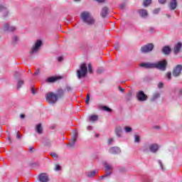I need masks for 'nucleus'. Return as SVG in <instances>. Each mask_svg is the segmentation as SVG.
<instances>
[{"mask_svg": "<svg viewBox=\"0 0 182 182\" xmlns=\"http://www.w3.org/2000/svg\"><path fill=\"white\" fill-rule=\"evenodd\" d=\"M81 19L82 22L87 25H93L95 23V18L92 17L89 11H83L81 13Z\"/></svg>", "mask_w": 182, "mask_h": 182, "instance_id": "obj_1", "label": "nucleus"}, {"mask_svg": "<svg viewBox=\"0 0 182 182\" xmlns=\"http://www.w3.org/2000/svg\"><path fill=\"white\" fill-rule=\"evenodd\" d=\"M102 164L105 167V171L107 172L104 176H100V180H103V178H105V177H109V176H112V171H113L112 165L109 164V163H107V161H104Z\"/></svg>", "mask_w": 182, "mask_h": 182, "instance_id": "obj_2", "label": "nucleus"}, {"mask_svg": "<svg viewBox=\"0 0 182 182\" xmlns=\"http://www.w3.org/2000/svg\"><path fill=\"white\" fill-rule=\"evenodd\" d=\"M87 75V67L85 63H82L80 65V70L77 71V76L78 79H82V77H85Z\"/></svg>", "mask_w": 182, "mask_h": 182, "instance_id": "obj_3", "label": "nucleus"}, {"mask_svg": "<svg viewBox=\"0 0 182 182\" xmlns=\"http://www.w3.org/2000/svg\"><path fill=\"white\" fill-rule=\"evenodd\" d=\"M46 99L48 102V103L54 105V103L58 102V95L53 92H50L47 93Z\"/></svg>", "mask_w": 182, "mask_h": 182, "instance_id": "obj_4", "label": "nucleus"}, {"mask_svg": "<svg viewBox=\"0 0 182 182\" xmlns=\"http://www.w3.org/2000/svg\"><path fill=\"white\" fill-rule=\"evenodd\" d=\"M166 67L167 61L166 60L154 63V69H159V70H166Z\"/></svg>", "mask_w": 182, "mask_h": 182, "instance_id": "obj_5", "label": "nucleus"}, {"mask_svg": "<svg viewBox=\"0 0 182 182\" xmlns=\"http://www.w3.org/2000/svg\"><path fill=\"white\" fill-rule=\"evenodd\" d=\"M154 48V45L153 43H148L141 48V52L142 53H148L149 52H151Z\"/></svg>", "mask_w": 182, "mask_h": 182, "instance_id": "obj_6", "label": "nucleus"}, {"mask_svg": "<svg viewBox=\"0 0 182 182\" xmlns=\"http://www.w3.org/2000/svg\"><path fill=\"white\" fill-rule=\"evenodd\" d=\"M181 70H182V65H177L173 70L172 75L175 77H177V76H180L181 74Z\"/></svg>", "mask_w": 182, "mask_h": 182, "instance_id": "obj_7", "label": "nucleus"}, {"mask_svg": "<svg viewBox=\"0 0 182 182\" xmlns=\"http://www.w3.org/2000/svg\"><path fill=\"white\" fill-rule=\"evenodd\" d=\"M42 46V41L38 40L36 42L35 46L31 49V53H36L39 50V48Z\"/></svg>", "mask_w": 182, "mask_h": 182, "instance_id": "obj_8", "label": "nucleus"}, {"mask_svg": "<svg viewBox=\"0 0 182 182\" xmlns=\"http://www.w3.org/2000/svg\"><path fill=\"white\" fill-rule=\"evenodd\" d=\"M136 97L139 102H144V100H147V95H146L143 91H139L136 95Z\"/></svg>", "mask_w": 182, "mask_h": 182, "instance_id": "obj_9", "label": "nucleus"}, {"mask_svg": "<svg viewBox=\"0 0 182 182\" xmlns=\"http://www.w3.org/2000/svg\"><path fill=\"white\" fill-rule=\"evenodd\" d=\"M38 180L40 182H48L49 181V176L46 173H43L38 176Z\"/></svg>", "mask_w": 182, "mask_h": 182, "instance_id": "obj_10", "label": "nucleus"}, {"mask_svg": "<svg viewBox=\"0 0 182 182\" xmlns=\"http://www.w3.org/2000/svg\"><path fill=\"white\" fill-rule=\"evenodd\" d=\"M76 140H77V132L74 133V136L70 141V143L68 144V147H73L75 146V143H76Z\"/></svg>", "mask_w": 182, "mask_h": 182, "instance_id": "obj_11", "label": "nucleus"}, {"mask_svg": "<svg viewBox=\"0 0 182 182\" xmlns=\"http://www.w3.org/2000/svg\"><path fill=\"white\" fill-rule=\"evenodd\" d=\"M4 28L6 32H14V31H16V27L9 26L8 23L4 24Z\"/></svg>", "mask_w": 182, "mask_h": 182, "instance_id": "obj_12", "label": "nucleus"}, {"mask_svg": "<svg viewBox=\"0 0 182 182\" xmlns=\"http://www.w3.org/2000/svg\"><path fill=\"white\" fill-rule=\"evenodd\" d=\"M141 68H145V69H154V63H142L140 64Z\"/></svg>", "mask_w": 182, "mask_h": 182, "instance_id": "obj_13", "label": "nucleus"}, {"mask_svg": "<svg viewBox=\"0 0 182 182\" xmlns=\"http://www.w3.org/2000/svg\"><path fill=\"white\" fill-rule=\"evenodd\" d=\"M0 12L3 14V16L5 18L6 16H8L9 11H8V9L5 7L4 5H0Z\"/></svg>", "mask_w": 182, "mask_h": 182, "instance_id": "obj_14", "label": "nucleus"}, {"mask_svg": "<svg viewBox=\"0 0 182 182\" xmlns=\"http://www.w3.org/2000/svg\"><path fill=\"white\" fill-rule=\"evenodd\" d=\"M111 154H119L120 153V148L117 146H113L109 149Z\"/></svg>", "mask_w": 182, "mask_h": 182, "instance_id": "obj_15", "label": "nucleus"}, {"mask_svg": "<svg viewBox=\"0 0 182 182\" xmlns=\"http://www.w3.org/2000/svg\"><path fill=\"white\" fill-rule=\"evenodd\" d=\"M169 8L171 11H174L177 8V1L176 0H171L169 3Z\"/></svg>", "mask_w": 182, "mask_h": 182, "instance_id": "obj_16", "label": "nucleus"}, {"mask_svg": "<svg viewBox=\"0 0 182 182\" xmlns=\"http://www.w3.org/2000/svg\"><path fill=\"white\" fill-rule=\"evenodd\" d=\"M149 150L151 153H156L159 150V145L156 144H152L149 146Z\"/></svg>", "mask_w": 182, "mask_h": 182, "instance_id": "obj_17", "label": "nucleus"}, {"mask_svg": "<svg viewBox=\"0 0 182 182\" xmlns=\"http://www.w3.org/2000/svg\"><path fill=\"white\" fill-rule=\"evenodd\" d=\"M171 52V48L168 46H166L162 48V53L164 55H170Z\"/></svg>", "mask_w": 182, "mask_h": 182, "instance_id": "obj_18", "label": "nucleus"}, {"mask_svg": "<svg viewBox=\"0 0 182 182\" xmlns=\"http://www.w3.org/2000/svg\"><path fill=\"white\" fill-rule=\"evenodd\" d=\"M182 43H178L177 44L175 45L173 52L175 55H177L178 52H180V50L181 49Z\"/></svg>", "mask_w": 182, "mask_h": 182, "instance_id": "obj_19", "label": "nucleus"}, {"mask_svg": "<svg viewBox=\"0 0 182 182\" xmlns=\"http://www.w3.org/2000/svg\"><path fill=\"white\" fill-rule=\"evenodd\" d=\"M107 15H109V9H107V7L102 8L101 11V16L102 18H106Z\"/></svg>", "mask_w": 182, "mask_h": 182, "instance_id": "obj_20", "label": "nucleus"}, {"mask_svg": "<svg viewBox=\"0 0 182 182\" xmlns=\"http://www.w3.org/2000/svg\"><path fill=\"white\" fill-rule=\"evenodd\" d=\"M139 14L141 18H147L149 14L147 13V10L146 9H139Z\"/></svg>", "mask_w": 182, "mask_h": 182, "instance_id": "obj_21", "label": "nucleus"}, {"mask_svg": "<svg viewBox=\"0 0 182 182\" xmlns=\"http://www.w3.org/2000/svg\"><path fill=\"white\" fill-rule=\"evenodd\" d=\"M122 127L120 126H117L115 128V133L116 135L117 136V137H122Z\"/></svg>", "mask_w": 182, "mask_h": 182, "instance_id": "obj_22", "label": "nucleus"}, {"mask_svg": "<svg viewBox=\"0 0 182 182\" xmlns=\"http://www.w3.org/2000/svg\"><path fill=\"white\" fill-rule=\"evenodd\" d=\"M36 130L38 134H42L43 132V129H42V124H37Z\"/></svg>", "mask_w": 182, "mask_h": 182, "instance_id": "obj_23", "label": "nucleus"}, {"mask_svg": "<svg viewBox=\"0 0 182 182\" xmlns=\"http://www.w3.org/2000/svg\"><path fill=\"white\" fill-rule=\"evenodd\" d=\"M96 173H98L97 171H91L86 173L87 177H95L96 176Z\"/></svg>", "mask_w": 182, "mask_h": 182, "instance_id": "obj_24", "label": "nucleus"}, {"mask_svg": "<svg viewBox=\"0 0 182 182\" xmlns=\"http://www.w3.org/2000/svg\"><path fill=\"white\" fill-rule=\"evenodd\" d=\"M43 144L44 146H46V147H50V146H52V141L50 139H45Z\"/></svg>", "mask_w": 182, "mask_h": 182, "instance_id": "obj_25", "label": "nucleus"}, {"mask_svg": "<svg viewBox=\"0 0 182 182\" xmlns=\"http://www.w3.org/2000/svg\"><path fill=\"white\" fill-rule=\"evenodd\" d=\"M58 80V77H50L48 78L47 82H49L50 83H53V82H56Z\"/></svg>", "mask_w": 182, "mask_h": 182, "instance_id": "obj_26", "label": "nucleus"}, {"mask_svg": "<svg viewBox=\"0 0 182 182\" xmlns=\"http://www.w3.org/2000/svg\"><path fill=\"white\" fill-rule=\"evenodd\" d=\"M23 80H20L18 81L17 82V89H21L22 87V86H23Z\"/></svg>", "mask_w": 182, "mask_h": 182, "instance_id": "obj_27", "label": "nucleus"}, {"mask_svg": "<svg viewBox=\"0 0 182 182\" xmlns=\"http://www.w3.org/2000/svg\"><path fill=\"white\" fill-rule=\"evenodd\" d=\"M160 97V93L159 92H155L152 97V101L154 102L156 99H159Z\"/></svg>", "mask_w": 182, "mask_h": 182, "instance_id": "obj_28", "label": "nucleus"}, {"mask_svg": "<svg viewBox=\"0 0 182 182\" xmlns=\"http://www.w3.org/2000/svg\"><path fill=\"white\" fill-rule=\"evenodd\" d=\"M151 4V0H144L143 5L145 7L149 6Z\"/></svg>", "mask_w": 182, "mask_h": 182, "instance_id": "obj_29", "label": "nucleus"}, {"mask_svg": "<svg viewBox=\"0 0 182 182\" xmlns=\"http://www.w3.org/2000/svg\"><path fill=\"white\" fill-rule=\"evenodd\" d=\"M98 117L97 115H91L90 117V122H96V120H97Z\"/></svg>", "mask_w": 182, "mask_h": 182, "instance_id": "obj_30", "label": "nucleus"}, {"mask_svg": "<svg viewBox=\"0 0 182 182\" xmlns=\"http://www.w3.org/2000/svg\"><path fill=\"white\" fill-rule=\"evenodd\" d=\"M101 109H102V110H104L105 112H108L109 113H110V112H112V109L109 108V107H107V106H102V107H101Z\"/></svg>", "mask_w": 182, "mask_h": 182, "instance_id": "obj_31", "label": "nucleus"}, {"mask_svg": "<svg viewBox=\"0 0 182 182\" xmlns=\"http://www.w3.org/2000/svg\"><path fill=\"white\" fill-rule=\"evenodd\" d=\"M65 91H66V90H62V89L58 90V96H63V95H65Z\"/></svg>", "mask_w": 182, "mask_h": 182, "instance_id": "obj_32", "label": "nucleus"}, {"mask_svg": "<svg viewBox=\"0 0 182 182\" xmlns=\"http://www.w3.org/2000/svg\"><path fill=\"white\" fill-rule=\"evenodd\" d=\"M54 170L55 171H60V170H62V167L60 166V165L56 164L55 167L54 168Z\"/></svg>", "mask_w": 182, "mask_h": 182, "instance_id": "obj_33", "label": "nucleus"}, {"mask_svg": "<svg viewBox=\"0 0 182 182\" xmlns=\"http://www.w3.org/2000/svg\"><path fill=\"white\" fill-rule=\"evenodd\" d=\"M124 129L126 132V133H130L132 130V127H125Z\"/></svg>", "mask_w": 182, "mask_h": 182, "instance_id": "obj_34", "label": "nucleus"}, {"mask_svg": "<svg viewBox=\"0 0 182 182\" xmlns=\"http://www.w3.org/2000/svg\"><path fill=\"white\" fill-rule=\"evenodd\" d=\"M50 156L54 160H58V154H56L55 153L51 152Z\"/></svg>", "mask_w": 182, "mask_h": 182, "instance_id": "obj_35", "label": "nucleus"}, {"mask_svg": "<svg viewBox=\"0 0 182 182\" xmlns=\"http://www.w3.org/2000/svg\"><path fill=\"white\" fill-rule=\"evenodd\" d=\"M135 143H139L140 142V137L139 135H135V139H134Z\"/></svg>", "mask_w": 182, "mask_h": 182, "instance_id": "obj_36", "label": "nucleus"}, {"mask_svg": "<svg viewBox=\"0 0 182 182\" xmlns=\"http://www.w3.org/2000/svg\"><path fill=\"white\" fill-rule=\"evenodd\" d=\"M88 72H89V73H93V70L92 69L91 64H88Z\"/></svg>", "mask_w": 182, "mask_h": 182, "instance_id": "obj_37", "label": "nucleus"}, {"mask_svg": "<svg viewBox=\"0 0 182 182\" xmlns=\"http://www.w3.org/2000/svg\"><path fill=\"white\" fill-rule=\"evenodd\" d=\"M159 12H160V8L156 9L153 11V14L154 15H157V14H159Z\"/></svg>", "mask_w": 182, "mask_h": 182, "instance_id": "obj_38", "label": "nucleus"}, {"mask_svg": "<svg viewBox=\"0 0 182 182\" xmlns=\"http://www.w3.org/2000/svg\"><path fill=\"white\" fill-rule=\"evenodd\" d=\"M158 163H159V166H160L161 170H162L163 171H164V168L163 167V164L161 163V160H159V161H158Z\"/></svg>", "mask_w": 182, "mask_h": 182, "instance_id": "obj_39", "label": "nucleus"}, {"mask_svg": "<svg viewBox=\"0 0 182 182\" xmlns=\"http://www.w3.org/2000/svg\"><path fill=\"white\" fill-rule=\"evenodd\" d=\"M166 77H167L168 80H171V73H168L166 74Z\"/></svg>", "mask_w": 182, "mask_h": 182, "instance_id": "obj_40", "label": "nucleus"}, {"mask_svg": "<svg viewBox=\"0 0 182 182\" xmlns=\"http://www.w3.org/2000/svg\"><path fill=\"white\" fill-rule=\"evenodd\" d=\"M89 100H90V95L89 94L87 95V99L85 100L86 105L89 103Z\"/></svg>", "mask_w": 182, "mask_h": 182, "instance_id": "obj_41", "label": "nucleus"}, {"mask_svg": "<svg viewBox=\"0 0 182 182\" xmlns=\"http://www.w3.org/2000/svg\"><path fill=\"white\" fill-rule=\"evenodd\" d=\"M65 90H67V92H71L72 91V87H70V86H67L65 87Z\"/></svg>", "mask_w": 182, "mask_h": 182, "instance_id": "obj_42", "label": "nucleus"}, {"mask_svg": "<svg viewBox=\"0 0 182 182\" xmlns=\"http://www.w3.org/2000/svg\"><path fill=\"white\" fill-rule=\"evenodd\" d=\"M114 141V140L111 138V139H109L108 140V144H112Z\"/></svg>", "mask_w": 182, "mask_h": 182, "instance_id": "obj_43", "label": "nucleus"}, {"mask_svg": "<svg viewBox=\"0 0 182 182\" xmlns=\"http://www.w3.org/2000/svg\"><path fill=\"white\" fill-rule=\"evenodd\" d=\"M166 1H167V0H159V4H166Z\"/></svg>", "mask_w": 182, "mask_h": 182, "instance_id": "obj_44", "label": "nucleus"}, {"mask_svg": "<svg viewBox=\"0 0 182 182\" xmlns=\"http://www.w3.org/2000/svg\"><path fill=\"white\" fill-rule=\"evenodd\" d=\"M158 87H159V89H161V87H163V82H159V83L158 84Z\"/></svg>", "mask_w": 182, "mask_h": 182, "instance_id": "obj_45", "label": "nucleus"}, {"mask_svg": "<svg viewBox=\"0 0 182 182\" xmlns=\"http://www.w3.org/2000/svg\"><path fill=\"white\" fill-rule=\"evenodd\" d=\"M16 137H17V139H22V136H21V134H19V132H17Z\"/></svg>", "mask_w": 182, "mask_h": 182, "instance_id": "obj_46", "label": "nucleus"}, {"mask_svg": "<svg viewBox=\"0 0 182 182\" xmlns=\"http://www.w3.org/2000/svg\"><path fill=\"white\" fill-rule=\"evenodd\" d=\"M31 93L33 95H35V93H36V91L35 90V89H33V87H31Z\"/></svg>", "mask_w": 182, "mask_h": 182, "instance_id": "obj_47", "label": "nucleus"}, {"mask_svg": "<svg viewBox=\"0 0 182 182\" xmlns=\"http://www.w3.org/2000/svg\"><path fill=\"white\" fill-rule=\"evenodd\" d=\"M58 62H62V60H63V57H58Z\"/></svg>", "mask_w": 182, "mask_h": 182, "instance_id": "obj_48", "label": "nucleus"}, {"mask_svg": "<svg viewBox=\"0 0 182 182\" xmlns=\"http://www.w3.org/2000/svg\"><path fill=\"white\" fill-rule=\"evenodd\" d=\"M13 41H14V42H16V41H18V37L14 36V37L13 38Z\"/></svg>", "mask_w": 182, "mask_h": 182, "instance_id": "obj_49", "label": "nucleus"}, {"mask_svg": "<svg viewBox=\"0 0 182 182\" xmlns=\"http://www.w3.org/2000/svg\"><path fill=\"white\" fill-rule=\"evenodd\" d=\"M119 90H120L122 93L124 92V89L122 88V87H119Z\"/></svg>", "mask_w": 182, "mask_h": 182, "instance_id": "obj_50", "label": "nucleus"}, {"mask_svg": "<svg viewBox=\"0 0 182 182\" xmlns=\"http://www.w3.org/2000/svg\"><path fill=\"white\" fill-rule=\"evenodd\" d=\"M96 1H97V2H99L100 4L105 2V0H96Z\"/></svg>", "mask_w": 182, "mask_h": 182, "instance_id": "obj_51", "label": "nucleus"}, {"mask_svg": "<svg viewBox=\"0 0 182 182\" xmlns=\"http://www.w3.org/2000/svg\"><path fill=\"white\" fill-rule=\"evenodd\" d=\"M20 117L21 119H25V114H21Z\"/></svg>", "mask_w": 182, "mask_h": 182, "instance_id": "obj_52", "label": "nucleus"}, {"mask_svg": "<svg viewBox=\"0 0 182 182\" xmlns=\"http://www.w3.org/2000/svg\"><path fill=\"white\" fill-rule=\"evenodd\" d=\"M87 130H92V126H89V127H87Z\"/></svg>", "mask_w": 182, "mask_h": 182, "instance_id": "obj_53", "label": "nucleus"}, {"mask_svg": "<svg viewBox=\"0 0 182 182\" xmlns=\"http://www.w3.org/2000/svg\"><path fill=\"white\" fill-rule=\"evenodd\" d=\"M120 8H121V9H123L124 8V4H121Z\"/></svg>", "mask_w": 182, "mask_h": 182, "instance_id": "obj_54", "label": "nucleus"}, {"mask_svg": "<svg viewBox=\"0 0 182 182\" xmlns=\"http://www.w3.org/2000/svg\"><path fill=\"white\" fill-rule=\"evenodd\" d=\"M32 150H33V147H30V148H29V151H32Z\"/></svg>", "mask_w": 182, "mask_h": 182, "instance_id": "obj_55", "label": "nucleus"}, {"mask_svg": "<svg viewBox=\"0 0 182 182\" xmlns=\"http://www.w3.org/2000/svg\"><path fill=\"white\" fill-rule=\"evenodd\" d=\"M179 95H182V89L179 91Z\"/></svg>", "mask_w": 182, "mask_h": 182, "instance_id": "obj_56", "label": "nucleus"}, {"mask_svg": "<svg viewBox=\"0 0 182 182\" xmlns=\"http://www.w3.org/2000/svg\"><path fill=\"white\" fill-rule=\"evenodd\" d=\"M95 137H99V134H95Z\"/></svg>", "mask_w": 182, "mask_h": 182, "instance_id": "obj_57", "label": "nucleus"}, {"mask_svg": "<svg viewBox=\"0 0 182 182\" xmlns=\"http://www.w3.org/2000/svg\"><path fill=\"white\" fill-rule=\"evenodd\" d=\"M166 16H167L168 18H170V15H169V14H166Z\"/></svg>", "mask_w": 182, "mask_h": 182, "instance_id": "obj_58", "label": "nucleus"}, {"mask_svg": "<svg viewBox=\"0 0 182 182\" xmlns=\"http://www.w3.org/2000/svg\"><path fill=\"white\" fill-rule=\"evenodd\" d=\"M114 48H115V49H119V47L114 46Z\"/></svg>", "mask_w": 182, "mask_h": 182, "instance_id": "obj_59", "label": "nucleus"}, {"mask_svg": "<svg viewBox=\"0 0 182 182\" xmlns=\"http://www.w3.org/2000/svg\"><path fill=\"white\" fill-rule=\"evenodd\" d=\"M78 1H80V0H74L75 2H78Z\"/></svg>", "mask_w": 182, "mask_h": 182, "instance_id": "obj_60", "label": "nucleus"}, {"mask_svg": "<svg viewBox=\"0 0 182 182\" xmlns=\"http://www.w3.org/2000/svg\"><path fill=\"white\" fill-rule=\"evenodd\" d=\"M16 73H18V72H16Z\"/></svg>", "mask_w": 182, "mask_h": 182, "instance_id": "obj_61", "label": "nucleus"}]
</instances>
